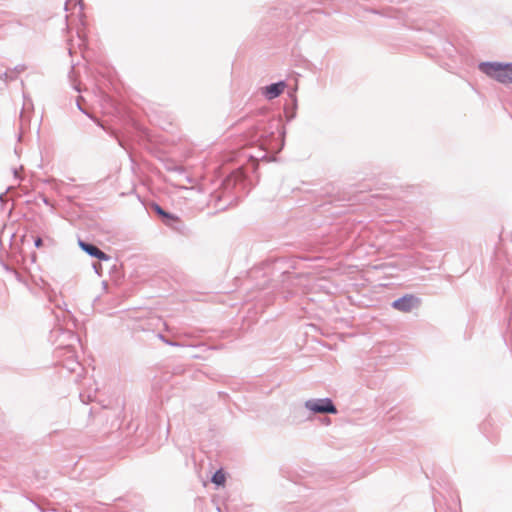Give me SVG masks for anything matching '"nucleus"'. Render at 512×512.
Masks as SVG:
<instances>
[{
	"label": "nucleus",
	"mask_w": 512,
	"mask_h": 512,
	"mask_svg": "<svg viewBox=\"0 0 512 512\" xmlns=\"http://www.w3.org/2000/svg\"><path fill=\"white\" fill-rule=\"evenodd\" d=\"M42 245H43V241H42V239H41L40 237H37V238L35 239V246H36L37 248H40V247H42Z\"/></svg>",
	"instance_id": "8"
},
{
	"label": "nucleus",
	"mask_w": 512,
	"mask_h": 512,
	"mask_svg": "<svg viewBox=\"0 0 512 512\" xmlns=\"http://www.w3.org/2000/svg\"><path fill=\"white\" fill-rule=\"evenodd\" d=\"M285 87H286L285 82L281 81V82L266 86L263 89V93L268 99H274V98L278 97L284 91Z\"/></svg>",
	"instance_id": "5"
},
{
	"label": "nucleus",
	"mask_w": 512,
	"mask_h": 512,
	"mask_svg": "<svg viewBox=\"0 0 512 512\" xmlns=\"http://www.w3.org/2000/svg\"><path fill=\"white\" fill-rule=\"evenodd\" d=\"M483 73L505 84L512 83V66H480Z\"/></svg>",
	"instance_id": "1"
},
{
	"label": "nucleus",
	"mask_w": 512,
	"mask_h": 512,
	"mask_svg": "<svg viewBox=\"0 0 512 512\" xmlns=\"http://www.w3.org/2000/svg\"><path fill=\"white\" fill-rule=\"evenodd\" d=\"M418 302V299L413 295H405L404 297L395 300L392 306L399 311L409 312L418 304Z\"/></svg>",
	"instance_id": "3"
},
{
	"label": "nucleus",
	"mask_w": 512,
	"mask_h": 512,
	"mask_svg": "<svg viewBox=\"0 0 512 512\" xmlns=\"http://www.w3.org/2000/svg\"><path fill=\"white\" fill-rule=\"evenodd\" d=\"M155 211L158 215L162 216L163 218H165V224L166 225H172V222L173 223H179L180 222V218L176 215H172V214H169L167 212H165L160 206L158 205H155Z\"/></svg>",
	"instance_id": "6"
},
{
	"label": "nucleus",
	"mask_w": 512,
	"mask_h": 512,
	"mask_svg": "<svg viewBox=\"0 0 512 512\" xmlns=\"http://www.w3.org/2000/svg\"><path fill=\"white\" fill-rule=\"evenodd\" d=\"M78 244L81 247V249L84 250L89 255H91L99 260H104V261L108 260V256L104 252H102L100 249H98L96 246H94L92 244H88L81 240L78 242Z\"/></svg>",
	"instance_id": "4"
},
{
	"label": "nucleus",
	"mask_w": 512,
	"mask_h": 512,
	"mask_svg": "<svg viewBox=\"0 0 512 512\" xmlns=\"http://www.w3.org/2000/svg\"><path fill=\"white\" fill-rule=\"evenodd\" d=\"M306 407L316 413H336L337 410L330 399L307 401Z\"/></svg>",
	"instance_id": "2"
},
{
	"label": "nucleus",
	"mask_w": 512,
	"mask_h": 512,
	"mask_svg": "<svg viewBox=\"0 0 512 512\" xmlns=\"http://www.w3.org/2000/svg\"><path fill=\"white\" fill-rule=\"evenodd\" d=\"M212 482L217 486H224L226 483V474L222 469L215 472L212 477Z\"/></svg>",
	"instance_id": "7"
}]
</instances>
